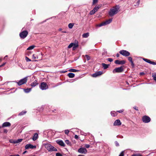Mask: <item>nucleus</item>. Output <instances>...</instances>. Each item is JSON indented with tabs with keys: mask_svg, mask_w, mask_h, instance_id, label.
<instances>
[{
	"mask_svg": "<svg viewBox=\"0 0 156 156\" xmlns=\"http://www.w3.org/2000/svg\"><path fill=\"white\" fill-rule=\"evenodd\" d=\"M119 8L116 7H113L108 12L109 15L111 16H113L114 15L117 13L118 12Z\"/></svg>",
	"mask_w": 156,
	"mask_h": 156,
	"instance_id": "f257e3e1",
	"label": "nucleus"
},
{
	"mask_svg": "<svg viewBox=\"0 0 156 156\" xmlns=\"http://www.w3.org/2000/svg\"><path fill=\"white\" fill-rule=\"evenodd\" d=\"M45 148L49 151H56L57 150L56 148L49 144H45Z\"/></svg>",
	"mask_w": 156,
	"mask_h": 156,
	"instance_id": "f03ea898",
	"label": "nucleus"
},
{
	"mask_svg": "<svg viewBox=\"0 0 156 156\" xmlns=\"http://www.w3.org/2000/svg\"><path fill=\"white\" fill-rule=\"evenodd\" d=\"M27 77H26L23 78L21 79L18 82H16V83L19 86L22 85L27 82Z\"/></svg>",
	"mask_w": 156,
	"mask_h": 156,
	"instance_id": "7ed1b4c3",
	"label": "nucleus"
},
{
	"mask_svg": "<svg viewBox=\"0 0 156 156\" xmlns=\"http://www.w3.org/2000/svg\"><path fill=\"white\" fill-rule=\"evenodd\" d=\"M28 32L27 31L23 30L20 33V36L21 38L24 39L27 35Z\"/></svg>",
	"mask_w": 156,
	"mask_h": 156,
	"instance_id": "20e7f679",
	"label": "nucleus"
},
{
	"mask_svg": "<svg viewBox=\"0 0 156 156\" xmlns=\"http://www.w3.org/2000/svg\"><path fill=\"white\" fill-rule=\"evenodd\" d=\"M40 88L42 90H45L48 88V86L45 82H42L41 83Z\"/></svg>",
	"mask_w": 156,
	"mask_h": 156,
	"instance_id": "39448f33",
	"label": "nucleus"
},
{
	"mask_svg": "<svg viewBox=\"0 0 156 156\" xmlns=\"http://www.w3.org/2000/svg\"><path fill=\"white\" fill-rule=\"evenodd\" d=\"M142 120L144 122L147 123L150 121L151 119L149 117L146 115H144L143 116Z\"/></svg>",
	"mask_w": 156,
	"mask_h": 156,
	"instance_id": "423d86ee",
	"label": "nucleus"
},
{
	"mask_svg": "<svg viewBox=\"0 0 156 156\" xmlns=\"http://www.w3.org/2000/svg\"><path fill=\"white\" fill-rule=\"evenodd\" d=\"M119 53L122 55L126 57L129 56L130 55V53L126 50H121L119 51Z\"/></svg>",
	"mask_w": 156,
	"mask_h": 156,
	"instance_id": "0eeeda50",
	"label": "nucleus"
},
{
	"mask_svg": "<svg viewBox=\"0 0 156 156\" xmlns=\"http://www.w3.org/2000/svg\"><path fill=\"white\" fill-rule=\"evenodd\" d=\"M123 71V69L122 66L116 68L114 69L112 71L113 73H121Z\"/></svg>",
	"mask_w": 156,
	"mask_h": 156,
	"instance_id": "6e6552de",
	"label": "nucleus"
},
{
	"mask_svg": "<svg viewBox=\"0 0 156 156\" xmlns=\"http://www.w3.org/2000/svg\"><path fill=\"white\" fill-rule=\"evenodd\" d=\"M78 151L80 153L86 154L87 153V151L86 148L82 147L78 149Z\"/></svg>",
	"mask_w": 156,
	"mask_h": 156,
	"instance_id": "1a4fd4ad",
	"label": "nucleus"
},
{
	"mask_svg": "<svg viewBox=\"0 0 156 156\" xmlns=\"http://www.w3.org/2000/svg\"><path fill=\"white\" fill-rule=\"evenodd\" d=\"M112 21V19H109V20H106L105 21L102 23L99 24V27H101L105 25L109 24Z\"/></svg>",
	"mask_w": 156,
	"mask_h": 156,
	"instance_id": "9d476101",
	"label": "nucleus"
},
{
	"mask_svg": "<svg viewBox=\"0 0 156 156\" xmlns=\"http://www.w3.org/2000/svg\"><path fill=\"white\" fill-rule=\"evenodd\" d=\"M36 146H34L31 144H27L25 147V148L26 149H28L29 148L33 149L34 148H36Z\"/></svg>",
	"mask_w": 156,
	"mask_h": 156,
	"instance_id": "9b49d317",
	"label": "nucleus"
},
{
	"mask_svg": "<svg viewBox=\"0 0 156 156\" xmlns=\"http://www.w3.org/2000/svg\"><path fill=\"white\" fill-rule=\"evenodd\" d=\"M102 73H103L102 72L98 71L93 74L92 75V76L94 77H97L101 75Z\"/></svg>",
	"mask_w": 156,
	"mask_h": 156,
	"instance_id": "f8f14e48",
	"label": "nucleus"
},
{
	"mask_svg": "<svg viewBox=\"0 0 156 156\" xmlns=\"http://www.w3.org/2000/svg\"><path fill=\"white\" fill-rule=\"evenodd\" d=\"M56 142L59 145L64 147L65 146V144L62 140H57L56 141Z\"/></svg>",
	"mask_w": 156,
	"mask_h": 156,
	"instance_id": "ddd939ff",
	"label": "nucleus"
},
{
	"mask_svg": "<svg viewBox=\"0 0 156 156\" xmlns=\"http://www.w3.org/2000/svg\"><path fill=\"white\" fill-rule=\"evenodd\" d=\"M126 62L124 60L119 61L118 60H115V63L116 64H124Z\"/></svg>",
	"mask_w": 156,
	"mask_h": 156,
	"instance_id": "4468645a",
	"label": "nucleus"
},
{
	"mask_svg": "<svg viewBox=\"0 0 156 156\" xmlns=\"http://www.w3.org/2000/svg\"><path fill=\"white\" fill-rule=\"evenodd\" d=\"M121 124V123L120 120L119 119L116 120L113 124L115 126L120 125Z\"/></svg>",
	"mask_w": 156,
	"mask_h": 156,
	"instance_id": "2eb2a0df",
	"label": "nucleus"
},
{
	"mask_svg": "<svg viewBox=\"0 0 156 156\" xmlns=\"http://www.w3.org/2000/svg\"><path fill=\"white\" fill-rule=\"evenodd\" d=\"M11 126V123L9 122H5L3 123L2 125V127H6L9 126Z\"/></svg>",
	"mask_w": 156,
	"mask_h": 156,
	"instance_id": "dca6fc26",
	"label": "nucleus"
},
{
	"mask_svg": "<svg viewBox=\"0 0 156 156\" xmlns=\"http://www.w3.org/2000/svg\"><path fill=\"white\" fill-rule=\"evenodd\" d=\"M38 83H37V80H35L33 82L31 83L30 84V86L32 87H34L36 86V85H37Z\"/></svg>",
	"mask_w": 156,
	"mask_h": 156,
	"instance_id": "f3484780",
	"label": "nucleus"
},
{
	"mask_svg": "<svg viewBox=\"0 0 156 156\" xmlns=\"http://www.w3.org/2000/svg\"><path fill=\"white\" fill-rule=\"evenodd\" d=\"M38 136V135L37 133H35L34 135V136L32 138V139L33 140H36Z\"/></svg>",
	"mask_w": 156,
	"mask_h": 156,
	"instance_id": "a211bd4d",
	"label": "nucleus"
},
{
	"mask_svg": "<svg viewBox=\"0 0 156 156\" xmlns=\"http://www.w3.org/2000/svg\"><path fill=\"white\" fill-rule=\"evenodd\" d=\"M68 76L70 78H73L75 76V74L73 73H69L68 74Z\"/></svg>",
	"mask_w": 156,
	"mask_h": 156,
	"instance_id": "6ab92c4d",
	"label": "nucleus"
},
{
	"mask_svg": "<svg viewBox=\"0 0 156 156\" xmlns=\"http://www.w3.org/2000/svg\"><path fill=\"white\" fill-rule=\"evenodd\" d=\"M78 46V42L77 41L75 40L74 43H73V47L75 48H77Z\"/></svg>",
	"mask_w": 156,
	"mask_h": 156,
	"instance_id": "aec40b11",
	"label": "nucleus"
},
{
	"mask_svg": "<svg viewBox=\"0 0 156 156\" xmlns=\"http://www.w3.org/2000/svg\"><path fill=\"white\" fill-rule=\"evenodd\" d=\"M89 34L88 33H84L82 35V37L83 38H87L89 36Z\"/></svg>",
	"mask_w": 156,
	"mask_h": 156,
	"instance_id": "412c9836",
	"label": "nucleus"
},
{
	"mask_svg": "<svg viewBox=\"0 0 156 156\" xmlns=\"http://www.w3.org/2000/svg\"><path fill=\"white\" fill-rule=\"evenodd\" d=\"M31 90V88H27V89H23L24 91L26 93H28Z\"/></svg>",
	"mask_w": 156,
	"mask_h": 156,
	"instance_id": "4be33fe9",
	"label": "nucleus"
},
{
	"mask_svg": "<svg viewBox=\"0 0 156 156\" xmlns=\"http://www.w3.org/2000/svg\"><path fill=\"white\" fill-rule=\"evenodd\" d=\"M128 60L131 63L132 66H134V64L132 60V57H128Z\"/></svg>",
	"mask_w": 156,
	"mask_h": 156,
	"instance_id": "5701e85b",
	"label": "nucleus"
},
{
	"mask_svg": "<svg viewBox=\"0 0 156 156\" xmlns=\"http://www.w3.org/2000/svg\"><path fill=\"white\" fill-rule=\"evenodd\" d=\"M111 115L113 116H115L117 115V113L115 111H112L111 112Z\"/></svg>",
	"mask_w": 156,
	"mask_h": 156,
	"instance_id": "b1692460",
	"label": "nucleus"
},
{
	"mask_svg": "<svg viewBox=\"0 0 156 156\" xmlns=\"http://www.w3.org/2000/svg\"><path fill=\"white\" fill-rule=\"evenodd\" d=\"M102 65L104 68V69H106L108 67V65L105 63H103L102 64Z\"/></svg>",
	"mask_w": 156,
	"mask_h": 156,
	"instance_id": "393cba45",
	"label": "nucleus"
},
{
	"mask_svg": "<svg viewBox=\"0 0 156 156\" xmlns=\"http://www.w3.org/2000/svg\"><path fill=\"white\" fill-rule=\"evenodd\" d=\"M69 72H78L79 71V70H77L75 69H69Z\"/></svg>",
	"mask_w": 156,
	"mask_h": 156,
	"instance_id": "a878e982",
	"label": "nucleus"
},
{
	"mask_svg": "<svg viewBox=\"0 0 156 156\" xmlns=\"http://www.w3.org/2000/svg\"><path fill=\"white\" fill-rule=\"evenodd\" d=\"M34 47H35V46L34 45H31L27 49V50H31L34 49Z\"/></svg>",
	"mask_w": 156,
	"mask_h": 156,
	"instance_id": "bb28decb",
	"label": "nucleus"
},
{
	"mask_svg": "<svg viewBox=\"0 0 156 156\" xmlns=\"http://www.w3.org/2000/svg\"><path fill=\"white\" fill-rule=\"evenodd\" d=\"M26 112H27L26 111H23L19 114L18 115L21 116V115H23L25 114H26Z\"/></svg>",
	"mask_w": 156,
	"mask_h": 156,
	"instance_id": "cd10ccee",
	"label": "nucleus"
},
{
	"mask_svg": "<svg viewBox=\"0 0 156 156\" xmlns=\"http://www.w3.org/2000/svg\"><path fill=\"white\" fill-rule=\"evenodd\" d=\"M99 7L98 6H95V7L93 9L94 11L96 12L99 9Z\"/></svg>",
	"mask_w": 156,
	"mask_h": 156,
	"instance_id": "c85d7f7f",
	"label": "nucleus"
},
{
	"mask_svg": "<svg viewBox=\"0 0 156 156\" xmlns=\"http://www.w3.org/2000/svg\"><path fill=\"white\" fill-rule=\"evenodd\" d=\"M74 26V24L73 23H70L68 25L69 28L70 29H71L73 28Z\"/></svg>",
	"mask_w": 156,
	"mask_h": 156,
	"instance_id": "c756f323",
	"label": "nucleus"
},
{
	"mask_svg": "<svg viewBox=\"0 0 156 156\" xmlns=\"http://www.w3.org/2000/svg\"><path fill=\"white\" fill-rule=\"evenodd\" d=\"M143 59L145 62L150 64L151 61L150 60L145 58H144Z\"/></svg>",
	"mask_w": 156,
	"mask_h": 156,
	"instance_id": "7c9ffc66",
	"label": "nucleus"
},
{
	"mask_svg": "<svg viewBox=\"0 0 156 156\" xmlns=\"http://www.w3.org/2000/svg\"><path fill=\"white\" fill-rule=\"evenodd\" d=\"M9 142L12 144H16V140L11 139L9 140Z\"/></svg>",
	"mask_w": 156,
	"mask_h": 156,
	"instance_id": "2f4dec72",
	"label": "nucleus"
},
{
	"mask_svg": "<svg viewBox=\"0 0 156 156\" xmlns=\"http://www.w3.org/2000/svg\"><path fill=\"white\" fill-rule=\"evenodd\" d=\"M85 57L86 58L87 60H89L90 59V57L87 55H85Z\"/></svg>",
	"mask_w": 156,
	"mask_h": 156,
	"instance_id": "473e14b6",
	"label": "nucleus"
},
{
	"mask_svg": "<svg viewBox=\"0 0 156 156\" xmlns=\"http://www.w3.org/2000/svg\"><path fill=\"white\" fill-rule=\"evenodd\" d=\"M22 139H20L16 140V144L18 143H19L21 142L22 141Z\"/></svg>",
	"mask_w": 156,
	"mask_h": 156,
	"instance_id": "72a5a7b5",
	"label": "nucleus"
},
{
	"mask_svg": "<svg viewBox=\"0 0 156 156\" xmlns=\"http://www.w3.org/2000/svg\"><path fill=\"white\" fill-rule=\"evenodd\" d=\"M73 43H70L69 45L68 46V48H71L72 47H73Z\"/></svg>",
	"mask_w": 156,
	"mask_h": 156,
	"instance_id": "f704fd0d",
	"label": "nucleus"
},
{
	"mask_svg": "<svg viewBox=\"0 0 156 156\" xmlns=\"http://www.w3.org/2000/svg\"><path fill=\"white\" fill-rule=\"evenodd\" d=\"M65 142L67 144V145H70V142H69V140H66L65 141Z\"/></svg>",
	"mask_w": 156,
	"mask_h": 156,
	"instance_id": "c9c22d12",
	"label": "nucleus"
},
{
	"mask_svg": "<svg viewBox=\"0 0 156 156\" xmlns=\"http://www.w3.org/2000/svg\"><path fill=\"white\" fill-rule=\"evenodd\" d=\"M95 12V11H94V10H92L90 12V14L91 15L94 14Z\"/></svg>",
	"mask_w": 156,
	"mask_h": 156,
	"instance_id": "e433bc0d",
	"label": "nucleus"
},
{
	"mask_svg": "<svg viewBox=\"0 0 156 156\" xmlns=\"http://www.w3.org/2000/svg\"><path fill=\"white\" fill-rule=\"evenodd\" d=\"M69 132V131L68 129H66L65 130V133L66 134H68Z\"/></svg>",
	"mask_w": 156,
	"mask_h": 156,
	"instance_id": "4c0bfd02",
	"label": "nucleus"
},
{
	"mask_svg": "<svg viewBox=\"0 0 156 156\" xmlns=\"http://www.w3.org/2000/svg\"><path fill=\"white\" fill-rule=\"evenodd\" d=\"M152 76L153 77L154 80L156 81V74H154Z\"/></svg>",
	"mask_w": 156,
	"mask_h": 156,
	"instance_id": "58836bf2",
	"label": "nucleus"
},
{
	"mask_svg": "<svg viewBox=\"0 0 156 156\" xmlns=\"http://www.w3.org/2000/svg\"><path fill=\"white\" fill-rule=\"evenodd\" d=\"M124 156V151H122L120 154L119 156Z\"/></svg>",
	"mask_w": 156,
	"mask_h": 156,
	"instance_id": "ea45409f",
	"label": "nucleus"
},
{
	"mask_svg": "<svg viewBox=\"0 0 156 156\" xmlns=\"http://www.w3.org/2000/svg\"><path fill=\"white\" fill-rule=\"evenodd\" d=\"M33 58L34 59H37L38 58V57L37 56H35V55L34 54H33L32 56Z\"/></svg>",
	"mask_w": 156,
	"mask_h": 156,
	"instance_id": "a19ab883",
	"label": "nucleus"
},
{
	"mask_svg": "<svg viewBox=\"0 0 156 156\" xmlns=\"http://www.w3.org/2000/svg\"><path fill=\"white\" fill-rule=\"evenodd\" d=\"M131 156H142L139 154H133Z\"/></svg>",
	"mask_w": 156,
	"mask_h": 156,
	"instance_id": "79ce46f5",
	"label": "nucleus"
},
{
	"mask_svg": "<svg viewBox=\"0 0 156 156\" xmlns=\"http://www.w3.org/2000/svg\"><path fill=\"white\" fill-rule=\"evenodd\" d=\"M107 59L108 61L110 62H112L113 60L112 58H108Z\"/></svg>",
	"mask_w": 156,
	"mask_h": 156,
	"instance_id": "37998d69",
	"label": "nucleus"
},
{
	"mask_svg": "<svg viewBox=\"0 0 156 156\" xmlns=\"http://www.w3.org/2000/svg\"><path fill=\"white\" fill-rule=\"evenodd\" d=\"M56 156H62V155L59 153H57L56 154Z\"/></svg>",
	"mask_w": 156,
	"mask_h": 156,
	"instance_id": "c03bdc74",
	"label": "nucleus"
},
{
	"mask_svg": "<svg viewBox=\"0 0 156 156\" xmlns=\"http://www.w3.org/2000/svg\"><path fill=\"white\" fill-rule=\"evenodd\" d=\"M150 64H152L153 65H156V62L151 61Z\"/></svg>",
	"mask_w": 156,
	"mask_h": 156,
	"instance_id": "a18cd8bd",
	"label": "nucleus"
},
{
	"mask_svg": "<svg viewBox=\"0 0 156 156\" xmlns=\"http://www.w3.org/2000/svg\"><path fill=\"white\" fill-rule=\"evenodd\" d=\"M85 147L87 148H88L90 147V145L88 144H86L85 145Z\"/></svg>",
	"mask_w": 156,
	"mask_h": 156,
	"instance_id": "49530a36",
	"label": "nucleus"
},
{
	"mask_svg": "<svg viewBox=\"0 0 156 156\" xmlns=\"http://www.w3.org/2000/svg\"><path fill=\"white\" fill-rule=\"evenodd\" d=\"M115 145L117 146H118L119 145V143L117 141L115 142Z\"/></svg>",
	"mask_w": 156,
	"mask_h": 156,
	"instance_id": "de8ad7c7",
	"label": "nucleus"
},
{
	"mask_svg": "<svg viewBox=\"0 0 156 156\" xmlns=\"http://www.w3.org/2000/svg\"><path fill=\"white\" fill-rule=\"evenodd\" d=\"M98 1V0H93V4L96 3Z\"/></svg>",
	"mask_w": 156,
	"mask_h": 156,
	"instance_id": "09e8293b",
	"label": "nucleus"
},
{
	"mask_svg": "<svg viewBox=\"0 0 156 156\" xmlns=\"http://www.w3.org/2000/svg\"><path fill=\"white\" fill-rule=\"evenodd\" d=\"M26 59L27 62H29L31 61V60L29 58L27 57H26Z\"/></svg>",
	"mask_w": 156,
	"mask_h": 156,
	"instance_id": "8fccbe9b",
	"label": "nucleus"
},
{
	"mask_svg": "<svg viewBox=\"0 0 156 156\" xmlns=\"http://www.w3.org/2000/svg\"><path fill=\"white\" fill-rule=\"evenodd\" d=\"M6 64V62H5L3 63L2 65H0V67H1L4 66Z\"/></svg>",
	"mask_w": 156,
	"mask_h": 156,
	"instance_id": "3c124183",
	"label": "nucleus"
},
{
	"mask_svg": "<svg viewBox=\"0 0 156 156\" xmlns=\"http://www.w3.org/2000/svg\"><path fill=\"white\" fill-rule=\"evenodd\" d=\"M123 111V110H120L118 111L117 112H118L120 113H122Z\"/></svg>",
	"mask_w": 156,
	"mask_h": 156,
	"instance_id": "603ef678",
	"label": "nucleus"
},
{
	"mask_svg": "<svg viewBox=\"0 0 156 156\" xmlns=\"http://www.w3.org/2000/svg\"><path fill=\"white\" fill-rule=\"evenodd\" d=\"M74 137L76 139H77L78 138V136L77 135H75Z\"/></svg>",
	"mask_w": 156,
	"mask_h": 156,
	"instance_id": "864d4df0",
	"label": "nucleus"
},
{
	"mask_svg": "<svg viewBox=\"0 0 156 156\" xmlns=\"http://www.w3.org/2000/svg\"><path fill=\"white\" fill-rule=\"evenodd\" d=\"M8 130L6 129H4V132L5 133H7Z\"/></svg>",
	"mask_w": 156,
	"mask_h": 156,
	"instance_id": "5fc2aeb1",
	"label": "nucleus"
},
{
	"mask_svg": "<svg viewBox=\"0 0 156 156\" xmlns=\"http://www.w3.org/2000/svg\"><path fill=\"white\" fill-rule=\"evenodd\" d=\"M133 108L136 110H138V108L136 106L133 107Z\"/></svg>",
	"mask_w": 156,
	"mask_h": 156,
	"instance_id": "6e6d98bb",
	"label": "nucleus"
},
{
	"mask_svg": "<svg viewBox=\"0 0 156 156\" xmlns=\"http://www.w3.org/2000/svg\"><path fill=\"white\" fill-rule=\"evenodd\" d=\"M10 156H20L19 154H16L15 155H11Z\"/></svg>",
	"mask_w": 156,
	"mask_h": 156,
	"instance_id": "4d7b16f0",
	"label": "nucleus"
},
{
	"mask_svg": "<svg viewBox=\"0 0 156 156\" xmlns=\"http://www.w3.org/2000/svg\"><path fill=\"white\" fill-rule=\"evenodd\" d=\"M119 54L118 53V54H116V56H117V57H119Z\"/></svg>",
	"mask_w": 156,
	"mask_h": 156,
	"instance_id": "13d9d810",
	"label": "nucleus"
},
{
	"mask_svg": "<svg viewBox=\"0 0 156 156\" xmlns=\"http://www.w3.org/2000/svg\"><path fill=\"white\" fill-rule=\"evenodd\" d=\"M75 48V47H73V50H75V48Z\"/></svg>",
	"mask_w": 156,
	"mask_h": 156,
	"instance_id": "bf43d9fd",
	"label": "nucleus"
},
{
	"mask_svg": "<svg viewBox=\"0 0 156 156\" xmlns=\"http://www.w3.org/2000/svg\"><path fill=\"white\" fill-rule=\"evenodd\" d=\"M8 57V55H5L4 58V59H5V58H6Z\"/></svg>",
	"mask_w": 156,
	"mask_h": 156,
	"instance_id": "052dcab7",
	"label": "nucleus"
},
{
	"mask_svg": "<svg viewBox=\"0 0 156 156\" xmlns=\"http://www.w3.org/2000/svg\"><path fill=\"white\" fill-rule=\"evenodd\" d=\"M27 152V151H24L23 152V154H25V153Z\"/></svg>",
	"mask_w": 156,
	"mask_h": 156,
	"instance_id": "680f3d73",
	"label": "nucleus"
},
{
	"mask_svg": "<svg viewBox=\"0 0 156 156\" xmlns=\"http://www.w3.org/2000/svg\"><path fill=\"white\" fill-rule=\"evenodd\" d=\"M2 61V58H0V62H1Z\"/></svg>",
	"mask_w": 156,
	"mask_h": 156,
	"instance_id": "e2e57ef3",
	"label": "nucleus"
},
{
	"mask_svg": "<svg viewBox=\"0 0 156 156\" xmlns=\"http://www.w3.org/2000/svg\"><path fill=\"white\" fill-rule=\"evenodd\" d=\"M62 32L64 33H66L67 32L66 31H62Z\"/></svg>",
	"mask_w": 156,
	"mask_h": 156,
	"instance_id": "0e129e2a",
	"label": "nucleus"
},
{
	"mask_svg": "<svg viewBox=\"0 0 156 156\" xmlns=\"http://www.w3.org/2000/svg\"><path fill=\"white\" fill-rule=\"evenodd\" d=\"M78 156H84L83 155H78Z\"/></svg>",
	"mask_w": 156,
	"mask_h": 156,
	"instance_id": "69168bd1",
	"label": "nucleus"
},
{
	"mask_svg": "<svg viewBox=\"0 0 156 156\" xmlns=\"http://www.w3.org/2000/svg\"><path fill=\"white\" fill-rule=\"evenodd\" d=\"M66 71H62V73H65Z\"/></svg>",
	"mask_w": 156,
	"mask_h": 156,
	"instance_id": "338daca9",
	"label": "nucleus"
},
{
	"mask_svg": "<svg viewBox=\"0 0 156 156\" xmlns=\"http://www.w3.org/2000/svg\"><path fill=\"white\" fill-rule=\"evenodd\" d=\"M62 30V29H61V28H60V29H59V31H61Z\"/></svg>",
	"mask_w": 156,
	"mask_h": 156,
	"instance_id": "774afa93",
	"label": "nucleus"
}]
</instances>
